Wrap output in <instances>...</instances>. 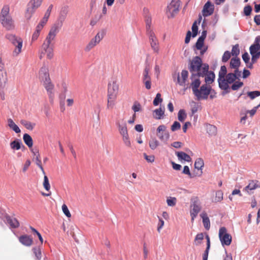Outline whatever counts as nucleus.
<instances>
[{
  "mask_svg": "<svg viewBox=\"0 0 260 260\" xmlns=\"http://www.w3.org/2000/svg\"><path fill=\"white\" fill-rule=\"evenodd\" d=\"M188 69L191 74L190 79L192 81L194 79H200V77H204L208 72L209 66L203 63L202 59L197 56L190 61Z\"/></svg>",
  "mask_w": 260,
  "mask_h": 260,
  "instance_id": "f257e3e1",
  "label": "nucleus"
},
{
  "mask_svg": "<svg viewBox=\"0 0 260 260\" xmlns=\"http://www.w3.org/2000/svg\"><path fill=\"white\" fill-rule=\"evenodd\" d=\"M201 81L200 79H194L191 82L190 87L193 94L198 101L207 100L211 90V87L207 84L202 85L200 88Z\"/></svg>",
  "mask_w": 260,
  "mask_h": 260,
  "instance_id": "f03ea898",
  "label": "nucleus"
},
{
  "mask_svg": "<svg viewBox=\"0 0 260 260\" xmlns=\"http://www.w3.org/2000/svg\"><path fill=\"white\" fill-rule=\"evenodd\" d=\"M10 10L9 5H5L0 13V22L7 30H12L15 28L14 20L10 14Z\"/></svg>",
  "mask_w": 260,
  "mask_h": 260,
  "instance_id": "7ed1b4c3",
  "label": "nucleus"
},
{
  "mask_svg": "<svg viewBox=\"0 0 260 260\" xmlns=\"http://www.w3.org/2000/svg\"><path fill=\"white\" fill-rule=\"evenodd\" d=\"M119 91V85L116 81L108 85L107 108L112 110L116 105V101Z\"/></svg>",
  "mask_w": 260,
  "mask_h": 260,
  "instance_id": "20e7f679",
  "label": "nucleus"
},
{
  "mask_svg": "<svg viewBox=\"0 0 260 260\" xmlns=\"http://www.w3.org/2000/svg\"><path fill=\"white\" fill-rule=\"evenodd\" d=\"M61 20L60 21L56 22L51 27L49 32L44 42L54 46L53 41L55 39L57 34L58 32L59 29L62 25L63 21L65 19V16L60 17Z\"/></svg>",
  "mask_w": 260,
  "mask_h": 260,
  "instance_id": "39448f33",
  "label": "nucleus"
},
{
  "mask_svg": "<svg viewBox=\"0 0 260 260\" xmlns=\"http://www.w3.org/2000/svg\"><path fill=\"white\" fill-rule=\"evenodd\" d=\"M6 38L15 46V49L13 52V55L17 56L22 51L23 45L22 39L20 37H17L11 34H7Z\"/></svg>",
  "mask_w": 260,
  "mask_h": 260,
  "instance_id": "423d86ee",
  "label": "nucleus"
},
{
  "mask_svg": "<svg viewBox=\"0 0 260 260\" xmlns=\"http://www.w3.org/2000/svg\"><path fill=\"white\" fill-rule=\"evenodd\" d=\"M43 0H30L27 5L24 17L27 20H30L36 10L40 7Z\"/></svg>",
  "mask_w": 260,
  "mask_h": 260,
  "instance_id": "0eeeda50",
  "label": "nucleus"
},
{
  "mask_svg": "<svg viewBox=\"0 0 260 260\" xmlns=\"http://www.w3.org/2000/svg\"><path fill=\"white\" fill-rule=\"evenodd\" d=\"M250 53L252 55V63H255L260 57V36H257L254 43L249 48Z\"/></svg>",
  "mask_w": 260,
  "mask_h": 260,
  "instance_id": "6e6552de",
  "label": "nucleus"
},
{
  "mask_svg": "<svg viewBox=\"0 0 260 260\" xmlns=\"http://www.w3.org/2000/svg\"><path fill=\"white\" fill-rule=\"evenodd\" d=\"M180 6V2L179 0H172L168 6L166 14L169 18H173L179 11Z\"/></svg>",
  "mask_w": 260,
  "mask_h": 260,
  "instance_id": "1a4fd4ad",
  "label": "nucleus"
},
{
  "mask_svg": "<svg viewBox=\"0 0 260 260\" xmlns=\"http://www.w3.org/2000/svg\"><path fill=\"white\" fill-rule=\"evenodd\" d=\"M116 125L118 126L119 133L122 137L124 144L125 146L130 147L131 146V143L128 134L126 124L124 123L123 124H120L119 122L118 121L116 122Z\"/></svg>",
  "mask_w": 260,
  "mask_h": 260,
  "instance_id": "9d476101",
  "label": "nucleus"
},
{
  "mask_svg": "<svg viewBox=\"0 0 260 260\" xmlns=\"http://www.w3.org/2000/svg\"><path fill=\"white\" fill-rule=\"evenodd\" d=\"M219 238L222 245L229 246L232 242V236L225 227H221L219 230Z\"/></svg>",
  "mask_w": 260,
  "mask_h": 260,
  "instance_id": "9b49d317",
  "label": "nucleus"
},
{
  "mask_svg": "<svg viewBox=\"0 0 260 260\" xmlns=\"http://www.w3.org/2000/svg\"><path fill=\"white\" fill-rule=\"evenodd\" d=\"M226 73L227 70L226 67L225 66H221L218 73V82L219 87L224 90H227L229 87V86L225 83L224 81V78Z\"/></svg>",
  "mask_w": 260,
  "mask_h": 260,
  "instance_id": "f8f14e48",
  "label": "nucleus"
},
{
  "mask_svg": "<svg viewBox=\"0 0 260 260\" xmlns=\"http://www.w3.org/2000/svg\"><path fill=\"white\" fill-rule=\"evenodd\" d=\"M147 34L149 37L151 49L154 53L158 54L159 51V44L157 38L153 31H149L147 32Z\"/></svg>",
  "mask_w": 260,
  "mask_h": 260,
  "instance_id": "ddd939ff",
  "label": "nucleus"
},
{
  "mask_svg": "<svg viewBox=\"0 0 260 260\" xmlns=\"http://www.w3.org/2000/svg\"><path fill=\"white\" fill-rule=\"evenodd\" d=\"M43 85L47 91L50 102H53L54 98V85L51 81V79L45 80L42 82Z\"/></svg>",
  "mask_w": 260,
  "mask_h": 260,
  "instance_id": "4468645a",
  "label": "nucleus"
},
{
  "mask_svg": "<svg viewBox=\"0 0 260 260\" xmlns=\"http://www.w3.org/2000/svg\"><path fill=\"white\" fill-rule=\"evenodd\" d=\"M156 135L163 142H167L170 138L169 133L167 131V127L165 125H160L157 127Z\"/></svg>",
  "mask_w": 260,
  "mask_h": 260,
  "instance_id": "2eb2a0df",
  "label": "nucleus"
},
{
  "mask_svg": "<svg viewBox=\"0 0 260 260\" xmlns=\"http://www.w3.org/2000/svg\"><path fill=\"white\" fill-rule=\"evenodd\" d=\"M150 68L146 66L143 73L142 82L147 89H150L151 88V79L150 73Z\"/></svg>",
  "mask_w": 260,
  "mask_h": 260,
  "instance_id": "dca6fc26",
  "label": "nucleus"
},
{
  "mask_svg": "<svg viewBox=\"0 0 260 260\" xmlns=\"http://www.w3.org/2000/svg\"><path fill=\"white\" fill-rule=\"evenodd\" d=\"M191 207L192 208L190 210V216L192 222L201 210L202 208L198 200L194 201L191 205Z\"/></svg>",
  "mask_w": 260,
  "mask_h": 260,
  "instance_id": "f3484780",
  "label": "nucleus"
},
{
  "mask_svg": "<svg viewBox=\"0 0 260 260\" xmlns=\"http://www.w3.org/2000/svg\"><path fill=\"white\" fill-rule=\"evenodd\" d=\"M4 218L6 223L9 224L11 228L16 229L20 226V223L18 220L15 217H11L8 214L4 215Z\"/></svg>",
  "mask_w": 260,
  "mask_h": 260,
  "instance_id": "a211bd4d",
  "label": "nucleus"
},
{
  "mask_svg": "<svg viewBox=\"0 0 260 260\" xmlns=\"http://www.w3.org/2000/svg\"><path fill=\"white\" fill-rule=\"evenodd\" d=\"M257 188H260L259 181L256 180H250L248 185L244 188V190L248 193H250L252 190Z\"/></svg>",
  "mask_w": 260,
  "mask_h": 260,
  "instance_id": "6ab92c4d",
  "label": "nucleus"
},
{
  "mask_svg": "<svg viewBox=\"0 0 260 260\" xmlns=\"http://www.w3.org/2000/svg\"><path fill=\"white\" fill-rule=\"evenodd\" d=\"M214 12V7L210 2H207L203 7V15L207 17L211 15Z\"/></svg>",
  "mask_w": 260,
  "mask_h": 260,
  "instance_id": "aec40b11",
  "label": "nucleus"
},
{
  "mask_svg": "<svg viewBox=\"0 0 260 260\" xmlns=\"http://www.w3.org/2000/svg\"><path fill=\"white\" fill-rule=\"evenodd\" d=\"M39 78L42 82L50 79L49 70L46 66L42 67L39 71Z\"/></svg>",
  "mask_w": 260,
  "mask_h": 260,
  "instance_id": "412c9836",
  "label": "nucleus"
},
{
  "mask_svg": "<svg viewBox=\"0 0 260 260\" xmlns=\"http://www.w3.org/2000/svg\"><path fill=\"white\" fill-rule=\"evenodd\" d=\"M241 72L234 73H229L228 74L225 78H224V81L225 83L229 85V84H231L234 83L237 79H238L237 76H240Z\"/></svg>",
  "mask_w": 260,
  "mask_h": 260,
  "instance_id": "4be33fe9",
  "label": "nucleus"
},
{
  "mask_svg": "<svg viewBox=\"0 0 260 260\" xmlns=\"http://www.w3.org/2000/svg\"><path fill=\"white\" fill-rule=\"evenodd\" d=\"M19 241L22 244L26 246H30L33 242L32 238L30 236L27 235H22L19 237Z\"/></svg>",
  "mask_w": 260,
  "mask_h": 260,
  "instance_id": "5701e85b",
  "label": "nucleus"
},
{
  "mask_svg": "<svg viewBox=\"0 0 260 260\" xmlns=\"http://www.w3.org/2000/svg\"><path fill=\"white\" fill-rule=\"evenodd\" d=\"M45 55L48 59H51L53 58V48L47 49L45 50H40L39 58L40 59L43 58Z\"/></svg>",
  "mask_w": 260,
  "mask_h": 260,
  "instance_id": "b1692460",
  "label": "nucleus"
},
{
  "mask_svg": "<svg viewBox=\"0 0 260 260\" xmlns=\"http://www.w3.org/2000/svg\"><path fill=\"white\" fill-rule=\"evenodd\" d=\"M201 217L203 219V223L206 230H209L210 228V219L205 212H203L200 214Z\"/></svg>",
  "mask_w": 260,
  "mask_h": 260,
  "instance_id": "393cba45",
  "label": "nucleus"
},
{
  "mask_svg": "<svg viewBox=\"0 0 260 260\" xmlns=\"http://www.w3.org/2000/svg\"><path fill=\"white\" fill-rule=\"evenodd\" d=\"M153 117L156 119H160L164 117L165 114V108L161 107L153 111Z\"/></svg>",
  "mask_w": 260,
  "mask_h": 260,
  "instance_id": "a878e982",
  "label": "nucleus"
},
{
  "mask_svg": "<svg viewBox=\"0 0 260 260\" xmlns=\"http://www.w3.org/2000/svg\"><path fill=\"white\" fill-rule=\"evenodd\" d=\"M204 76L205 77V84H207V85H210V84L212 83V82H214L215 78V75L214 73L212 71L209 72L208 71L207 74Z\"/></svg>",
  "mask_w": 260,
  "mask_h": 260,
  "instance_id": "bb28decb",
  "label": "nucleus"
},
{
  "mask_svg": "<svg viewBox=\"0 0 260 260\" xmlns=\"http://www.w3.org/2000/svg\"><path fill=\"white\" fill-rule=\"evenodd\" d=\"M181 74L182 79H181L179 76H178L177 79L178 83L180 86H184L188 78V73L186 70H182Z\"/></svg>",
  "mask_w": 260,
  "mask_h": 260,
  "instance_id": "cd10ccee",
  "label": "nucleus"
},
{
  "mask_svg": "<svg viewBox=\"0 0 260 260\" xmlns=\"http://www.w3.org/2000/svg\"><path fill=\"white\" fill-rule=\"evenodd\" d=\"M240 64V60L238 58L233 57L231 59L230 61V67L235 69L236 73L240 72L238 71V68Z\"/></svg>",
  "mask_w": 260,
  "mask_h": 260,
  "instance_id": "c85d7f7f",
  "label": "nucleus"
},
{
  "mask_svg": "<svg viewBox=\"0 0 260 260\" xmlns=\"http://www.w3.org/2000/svg\"><path fill=\"white\" fill-rule=\"evenodd\" d=\"M8 125L9 127L14 131L16 133H20L21 131L19 127L15 124L11 118L8 119Z\"/></svg>",
  "mask_w": 260,
  "mask_h": 260,
  "instance_id": "c756f323",
  "label": "nucleus"
},
{
  "mask_svg": "<svg viewBox=\"0 0 260 260\" xmlns=\"http://www.w3.org/2000/svg\"><path fill=\"white\" fill-rule=\"evenodd\" d=\"M206 239L207 240V247L203 254V260H208V254L210 247V237L208 235L206 236Z\"/></svg>",
  "mask_w": 260,
  "mask_h": 260,
  "instance_id": "7c9ffc66",
  "label": "nucleus"
},
{
  "mask_svg": "<svg viewBox=\"0 0 260 260\" xmlns=\"http://www.w3.org/2000/svg\"><path fill=\"white\" fill-rule=\"evenodd\" d=\"M23 139L25 144L29 147L31 148L33 145V140L32 138L28 134L23 135Z\"/></svg>",
  "mask_w": 260,
  "mask_h": 260,
  "instance_id": "2f4dec72",
  "label": "nucleus"
},
{
  "mask_svg": "<svg viewBox=\"0 0 260 260\" xmlns=\"http://www.w3.org/2000/svg\"><path fill=\"white\" fill-rule=\"evenodd\" d=\"M177 155L179 159L183 160L188 162H190L191 160L190 156L184 152H178Z\"/></svg>",
  "mask_w": 260,
  "mask_h": 260,
  "instance_id": "473e14b6",
  "label": "nucleus"
},
{
  "mask_svg": "<svg viewBox=\"0 0 260 260\" xmlns=\"http://www.w3.org/2000/svg\"><path fill=\"white\" fill-rule=\"evenodd\" d=\"M22 143L19 140H15L10 144L11 148L14 150H18L21 148Z\"/></svg>",
  "mask_w": 260,
  "mask_h": 260,
  "instance_id": "72a5a7b5",
  "label": "nucleus"
},
{
  "mask_svg": "<svg viewBox=\"0 0 260 260\" xmlns=\"http://www.w3.org/2000/svg\"><path fill=\"white\" fill-rule=\"evenodd\" d=\"M20 123L23 125L26 129L29 130H32L35 127V123H31L26 120L22 119L20 121Z\"/></svg>",
  "mask_w": 260,
  "mask_h": 260,
  "instance_id": "f704fd0d",
  "label": "nucleus"
},
{
  "mask_svg": "<svg viewBox=\"0 0 260 260\" xmlns=\"http://www.w3.org/2000/svg\"><path fill=\"white\" fill-rule=\"evenodd\" d=\"M242 58L244 62L246 63V66L247 68L249 69H252L253 68V64L254 63H252V61H251V62H249V56L248 53L245 52L242 55Z\"/></svg>",
  "mask_w": 260,
  "mask_h": 260,
  "instance_id": "c9c22d12",
  "label": "nucleus"
},
{
  "mask_svg": "<svg viewBox=\"0 0 260 260\" xmlns=\"http://www.w3.org/2000/svg\"><path fill=\"white\" fill-rule=\"evenodd\" d=\"M42 29H43L41 28L40 27L36 26L35 30L32 35L31 42H35L38 39Z\"/></svg>",
  "mask_w": 260,
  "mask_h": 260,
  "instance_id": "e433bc0d",
  "label": "nucleus"
},
{
  "mask_svg": "<svg viewBox=\"0 0 260 260\" xmlns=\"http://www.w3.org/2000/svg\"><path fill=\"white\" fill-rule=\"evenodd\" d=\"M99 43L96 40L94 39L93 38L88 43V44L87 45L85 48V50L86 51H89L91 49H92L94 47H95L97 44H98Z\"/></svg>",
  "mask_w": 260,
  "mask_h": 260,
  "instance_id": "4c0bfd02",
  "label": "nucleus"
},
{
  "mask_svg": "<svg viewBox=\"0 0 260 260\" xmlns=\"http://www.w3.org/2000/svg\"><path fill=\"white\" fill-rule=\"evenodd\" d=\"M207 132L210 136H215L216 134L217 129L216 127L211 124L207 125Z\"/></svg>",
  "mask_w": 260,
  "mask_h": 260,
  "instance_id": "58836bf2",
  "label": "nucleus"
},
{
  "mask_svg": "<svg viewBox=\"0 0 260 260\" xmlns=\"http://www.w3.org/2000/svg\"><path fill=\"white\" fill-rule=\"evenodd\" d=\"M204 161L201 158H198L194 162V167L196 169H198V170H201L202 169V168L204 167Z\"/></svg>",
  "mask_w": 260,
  "mask_h": 260,
  "instance_id": "ea45409f",
  "label": "nucleus"
},
{
  "mask_svg": "<svg viewBox=\"0 0 260 260\" xmlns=\"http://www.w3.org/2000/svg\"><path fill=\"white\" fill-rule=\"evenodd\" d=\"M204 234L201 233L198 234L194 239V244L196 245H199L202 243V240L204 239Z\"/></svg>",
  "mask_w": 260,
  "mask_h": 260,
  "instance_id": "a19ab883",
  "label": "nucleus"
},
{
  "mask_svg": "<svg viewBox=\"0 0 260 260\" xmlns=\"http://www.w3.org/2000/svg\"><path fill=\"white\" fill-rule=\"evenodd\" d=\"M38 155V156L36 157H34L33 160H34L36 162V165L40 168L41 170L42 171L43 174H45V172L44 170V168L42 165L41 160L40 159V155Z\"/></svg>",
  "mask_w": 260,
  "mask_h": 260,
  "instance_id": "79ce46f5",
  "label": "nucleus"
},
{
  "mask_svg": "<svg viewBox=\"0 0 260 260\" xmlns=\"http://www.w3.org/2000/svg\"><path fill=\"white\" fill-rule=\"evenodd\" d=\"M186 117L187 115L184 110L181 109L179 111L178 114V119L180 121H184V120L186 119Z\"/></svg>",
  "mask_w": 260,
  "mask_h": 260,
  "instance_id": "37998d69",
  "label": "nucleus"
},
{
  "mask_svg": "<svg viewBox=\"0 0 260 260\" xmlns=\"http://www.w3.org/2000/svg\"><path fill=\"white\" fill-rule=\"evenodd\" d=\"M190 106L191 111L192 114L197 112L199 109L200 108V106L199 105V104L194 101L191 102L190 103Z\"/></svg>",
  "mask_w": 260,
  "mask_h": 260,
  "instance_id": "c03bdc74",
  "label": "nucleus"
},
{
  "mask_svg": "<svg viewBox=\"0 0 260 260\" xmlns=\"http://www.w3.org/2000/svg\"><path fill=\"white\" fill-rule=\"evenodd\" d=\"M145 22L146 25V32H148L149 31H152L150 26L151 18L149 15L145 16Z\"/></svg>",
  "mask_w": 260,
  "mask_h": 260,
  "instance_id": "a18cd8bd",
  "label": "nucleus"
},
{
  "mask_svg": "<svg viewBox=\"0 0 260 260\" xmlns=\"http://www.w3.org/2000/svg\"><path fill=\"white\" fill-rule=\"evenodd\" d=\"M149 145L151 149L154 150L159 145V142L155 138L152 139L150 140Z\"/></svg>",
  "mask_w": 260,
  "mask_h": 260,
  "instance_id": "49530a36",
  "label": "nucleus"
},
{
  "mask_svg": "<svg viewBox=\"0 0 260 260\" xmlns=\"http://www.w3.org/2000/svg\"><path fill=\"white\" fill-rule=\"evenodd\" d=\"M233 83L231 86V89L233 90H237L243 85V83L240 81H235Z\"/></svg>",
  "mask_w": 260,
  "mask_h": 260,
  "instance_id": "de8ad7c7",
  "label": "nucleus"
},
{
  "mask_svg": "<svg viewBox=\"0 0 260 260\" xmlns=\"http://www.w3.org/2000/svg\"><path fill=\"white\" fill-rule=\"evenodd\" d=\"M177 203V199L175 197H168L167 199V203L168 206L174 207L176 205Z\"/></svg>",
  "mask_w": 260,
  "mask_h": 260,
  "instance_id": "09e8293b",
  "label": "nucleus"
},
{
  "mask_svg": "<svg viewBox=\"0 0 260 260\" xmlns=\"http://www.w3.org/2000/svg\"><path fill=\"white\" fill-rule=\"evenodd\" d=\"M223 199V192L221 190H217L215 193V197L214 198V202H221Z\"/></svg>",
  "mask_w": 260,
  "mask_h": 260,
  "instance_id": "8fccbe9b",
  "label": "nucleus"
},
{
  "mask_svg": "<svg viewBox=\"0 0 260 260\" xmlns=\"http://www.w3.org/2000/svg\"><path fill=\"white\" fill-rule=\"evenodd\" d=\"M43 185L46 190L49 191L50 189V185L48 178L46 175H45L44 177V181L43 183Z\"/></svg>",
  "mask_w": 260,
  "mask_h": 260,
  "instance_id": "3c124183",
  "label": "nucleus"
},
{
  "mask_svg": "<svg viewBox=\"0 0 260 260\" xmlns=\"http://www.w3.org/2000/svg\"><path fill=\"white\" fill-rule=\"evenodd\" d=\"M32 250L37 259L40 260L42 257V253L40 248L39 247H35L33 248Z\"/></svg>",
  "mask_w": 260,
  "mask_h": 260,
  "instance_id": "603ef678",
  "label": "nucleus"
},
{
  "mask_svg": "<svg viewBox=\"0 0 260 260\" xmlns=\"http://www.w3.org/2000/svg\"><path fill=\"white\" fill-rule=\"evenodd\" d=\"M204 40L202 37H199L196 44V48L198 50H201L204 45Z\"/></svg>",
  "mask_w": 260,
  "mask_h": 260,
  "instance_id": "864d4df0",
  "label": "nucleus"
},
{
  "mask_svg": "<svg viewBox=\"0 0 260 260\" xmlns=\"http://www.w3.org/2000/svg\"><path fill=\"white\" fill-rule=\"evenodd\" d=\"M247 95L251 99L253 100L257 96L260 95V91H249L247 92Z\"/></svg>",
  "mask_w": 260,
  "mask_h": 260,
  "instance_id": "5fc2aeb1",
  "label": "nucleus"
},
{
  "mask_svg": "<svg viewBox=\"0 0 260 260\" xmlns=\"http://www.w3.org/2000/svg\"><path fill=\"white\" fill-rule=\"evenodd\" d=\"M162 101V99L161 98V94L159 93H157L156 94V97L153 100V104L156 106H157L159 103H161Z\"/></svg>",
  "mask_w": 260,
  "mask_h": 260,
  "instance_id": "6e6d98bb",
  "label": "nucleus"
},
{
  "mask_svg": "<svg viewBox=\"0 0 260 260\" xmlns=\"http://www.w3.org/2000/svg\"><path fill=\"white\" fill-rule=\"evenodd\" d=\"M240 53V50L239 48V45L237 44L234 45L232 50V52L231 53L233 56H237L238 55H239Z\"/></svg>",
  "mask_w": 260,
  "mask_h": 260,
  "instance_id": "4d7b16f0",
  "label": "nucleus"
},
{
  "mask_svg": "<svg viewBox=\"0 0 260 260\" xmlns=\"http://www.w3.org/2000/svg\"><path fill=\"white\" fill-rule=\"evenodd\" d=\"M231 56V53L229 51H226L224 52L222 57V61L223 62H226L228 61V60L230 58Z\"/></svg>",
  "mask_w": 260,
  "mask_h": 260,
  "instance_id": "13d9d810",
  "label": "nucleus"
},
{
  "mask_svg": "<svg viewBox=\"0 0 260 260\" xmlns=\"http://www.w3.org/2000/svg\"><path fill=\"white\" fill-rule=\"evenodd\" d=\"M62 210L63 213L68 217H71V214L70 213V211L69 210L66 204H63L62 206Z\"/></svg>",
  "mask_w": 260,
  "mask_h": 260,
  "instance_id": "bf43d9fd",
  "label": "nucleus"
},
{
  "mask_svg": "<svg viewBox=\"0 0 260 260\" xmlns=\"http://www.w3.org/2000/svg\"><path fill=\"white\" fill-rule=\"evenodd\" d=\"M192 37H195L198 34V27L197 26V21L193 22L192 25Z\"/></svg>",
  "mask_w": 260,
  "mask_h": 260,
  "instance_id": "052dcab7",
  "label": "nucleus"
},
{
  "mask_svg": "<svg viewBox=\"0 0 260 260\" xmlns=\"http://www.w3.org/2000/svg\"><path fill=\"white\" fill-rule=\"evenodd\" d=\"M181 128V125L178 121H175L172 125L171 126V130L173 132H175L177 130L180 129Z\"/></svg>",
  "mask_w": 260,
  "mask_h": 260,
  "instance_id": "680f3d73",
  "label": "nucleus"
},
{
  "mask_svg": "<svg viewBox=\"0 0 260 260\" xmlns=\"http://www.w3.org/2000/svg\"><path fill=\"white\" fill-rule=\"evenodd\" d=\"M105 34L104 32H99L96 36L94 37V39L100 43V41L103 39Z\"/></svg>",
  "mask_w": 260,
  "mask_h": 260,
  "instance_id": "e2e57ef3",
  "label": "nucleus"
},
{
  "mask_svg": "<svg viewBox=\"0 0 260 260\" xmlns=\"http://www.w3.org/2000/svg\"><path fill=\"white\" fill-rule=\"evenodd\" d=\"M48 20V19L43 17L37 26L39 27H40L41 28L43 29L47 23Z\"/></svg>",
  "mask_w": 260,
  "mask_h": 260,
  "instance_id": "0e129e2a",
  "label": "nucleus"
},
{
  "mask_svg": "<svg viewBox=\"0 0 260 260\" xmlns=\"http://www.w3.org/2000/svg\"><path fill=\"white\" fill-rule=\"evenodd\" d=\"M48 20V19L43 17L37 26L39 27H40L41 28L43 29L47 23Z\"/></svg>",
  "mask_w": 260,
  "mask_h": 260,
  "instance_id": "69168bd1",
  "label": "nucleus"
},
{
  "mask_svg": "<svg viewBox=\"0 0 260 260\" xmlns=\"http://www.w3.org/2000/svg\"><path fill=\"white\" fill-rule=\"evenodd\" d=\"M48 20V19L43 17L37 26L39 27H40L41 28L43 29L47 23Z\"/></svg>",
  "mask_w": 260,
  "mask_h": 260,
  "instance_id": "338daca9",
  "label": "nucleus"
},
{
  "mask_svg": "<svg viewBox=\"0 0 260 260\" xmlns=\"http://www.w3.org/2000/svg\"><path fill=\"white\" fill-rule=\"evenodd\" d=\"M48 20V19L43 17L37 26L39 27H40L41 28L43 29L47 23Z\"/></svg>",
  "mask_w": 260,
  "mask_h": 260,
  "instance_id": "774afa93",
  "label": "nucleus"
}]
</instances>
